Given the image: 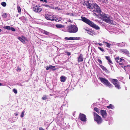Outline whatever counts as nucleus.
Listing matches in <instances>:
<instances>
[{"label":"nucleus","mask_w":130,"mask_h":130,"mask_svg":"<svg viewBox=\"0 0 130 130\" xmlns=\"http://www.w3.org/2000/svg\"><path fill=\"white\" fill-rule=\"evenodd\" d=\"M93 7L95 9L94 11L98 13L96 14L94 13V14L100 17L102 20L106 22L109 24H112L113 19L111 16L102 12L99 7L95 3L93 5Z\"/></svg>","instance_id":"nucleus-1"},{"label":"nucleus","mask_w":130,"mask_h":130,"mask_svg":"<svg viewBox=\"0 0 130 130\" xmlns=\"http://www.w3.org/2000/svg\"><path fill=\"white\" fill-rule=\"evenodd\" d=\"M81 18L82 20L84 22L89 25L91 26L94 28L96 30L100 29V28L98 25L94 24L89 19L83 17H81Z\"/></svg>","instance_id":"nucleus-2"},{"label":"nucleus","mask_w":130,"mask_h":130,"mask_svg":"<svg viewBox=\"0 0 130 130\" xmlns=\"http://www.w3.org/2000/svg\"><path fill=\"white\" fill-rule=\"evenodd\" d=\"M99 79L102 83L109 87L111 88L113 87L112 85L110 84L109 81L106 78L99 77Z\"/></svg>","instance_id":"nucleus-3"},{"label":"nucleus","mask_w":130,"mask_h":130,"mask_svg":"<svg viewBox=\"0 0 130 130\" xmlns=\"http://www.w3.org/2000/svg\"><path fill=\"white\" fill-rule=\"evenodd\" d=\"M67 30L69 32L76 33L78 31V28L75 25H71L67 27Z\"/></svg>","instance_id":"nucleus-4"},{"label":"nucleus","mask_w":130,"mask_h":130,"mask_svg":"<svg viewBox=\"0 0 130 130\" xmlns=\"http://www.w3.org/2000/svg\"><path fill=\"white\" fill-rule=\"evenodd\" d=\"M111 82L115 86V87L117 89H120L121 87L120 82L116 79H111L110 80Z\"/></svg>","instance_id":"nucleus-5"},{"label":"nucleus","mask_w":130,"mask_h":130,"mask_svg":"<svg viewBox=\"0 0 130 130\" xmlns=\"http://www.w3.org/2000/svg\"><path fill=\"white\" fill-rule=\"evenodd\" d=\"M94 120L98 124H99L102 123L103 120L100 116L95 112L94 113Z\"/></svg>","instance_id":"nucleus-6"},{"label":"nucleus","mask_w":130,"mask_h":130,"mask_svg":"<svg viewBox=\"0 0 130 130\" xmlns=\"http://www.w3.org/2000/svg\"><path fill=\"white\" fill-rule=\"evenodd\" d=\"M45 18L47 20L53 21L55 19L54 16L50 14H46L45 15Z\"/></svg>","instance_id":"nucleus-7"},{"label":"nucleus","mask_w":130,"mask_h":130,"mask_svg":"<svg viewBox=\"0 0 130 130\" xmlns=\"http://www.w3.org/2000/svg\"><path fill=\"white\" fill-rule=\"evenodd\" d=\"M33 9L34 11L36 12H41L42 9L41 7L37 5H35L33 7Z\"/></svg>","instance_id":"nucleus-8"},{"label":"nucleus","mask_w":130,"mask_h":130,"mask_svg":"<svg viewBox=\"0 0 130 130\" xmlns=\"http://www.w3.org/2000/svg\"><path fill=\"white\" fill-rule=\"evenodd\" d=\"M79 118L83 121L86 122V121L87 119L86 118V116L84 114L80 113Z\"/></svg>","instance_id":"nucleus-9"},{"label":"nucleus","mask_w":130,"mask_h":130,"mask_svg":"<svg viewBox=\"0 0 130 130\" xmlns=\"http://www.w3.org/2000/svg\"><path fill=\"white\" fill-rule=\"evenodd\" d=\"M100 112L102 116L105 119V120H106L105 119L107 116V113L106 111L103 110H101Z\"/></svg>","instance_id":"nucleus-10"},{"label":"nucleus","mask_w":130,"mask_h":130,"mask_svg":"<svg viewBox=\"0 0 130 130\" xmlns=\"http://www.w3.org/2000/svg\"><path fill=\"white\" fill-rule=\"evenodd\" d=\"M115 59L116 62H124V60L123 59L118 57L115 58Z\"/></svg>","instance_id":"nucleus-11"},{"label":"nucleus","mask_w":130,"mask_h":130,"mask_svg":"<svg viewBox=\"0 0 130 130\" xmlns=\"http://www.w3.org/2000/svg\"><path fill=\"white\" fill-rule=\"evenodd\" d=\"M83 60V55L81 54L80 55L79 57L78 58V62H82Z\"/></svg>","instance_id":"nucleus-12"},{"label":"nucleus","mask_w":130,"mask_h":130,"mask_svg":"<svg viewBox=\"0 0 130 130\" xmlns=\"http://www.w3.org/2000/svg\"><path fill=\"white\" fill-rule=\"evenodd\" d=\"M120 52L122 53L128 54H129V52L126 49H122L120 50Z\"/></svg>","instance_id":"nucleus-13"},{"label":"nucleus","mask_w":130,"mask_h":130,"mask_svg":"<svg viewBox=\"0 0 130 130\" xmlns=\"http://www.w3.org/2000/svg\"><path fill=\"white\" fill-rule=\"evenodd\" d=\"M60 81L62 82H64L66 78V77L64 76H61L60 78Z\"/></svg>","instance_id":"nucleus-14"},{"label":"nucleus","mask_w":130,"mask_h":130,"mask_svg":"<svg viewBox=\"0 0 130 130\" xmlns=\"http://www.w3.org/2000/svg\"><path fill=\"white\" fill-rule=\"evenodd\" d=\"M117 45L118 46L122 47L125 46V44L124 43L122 42L120 43H117Z\"/></svg>","instance_id":"nucleus-15"},{"label":"nucleus","mask_w":130,"mask_h":130,"mask_svg":"<svg viewBox=\"0 0 130 130\" xmlns=\"http://www.w3.org/2000/svg\"><path fill=\"white\" fill-rule=\"evenodd\" d=\"M105 58L107 60L109 63H112V62L110 59V58L109 56H105Z\"/></svg>","instance_id":"nucleus-16"},{"label":"nucleus","mask_w":130,"mask_h":130,"mask_svg":"<svg viewBox=\"0 0 130 130\" xmlns=\"http://www.w3.org/2000/svg\"><path fill=\"white\" fill-rule=\"evenodd\" d=\"M18 39L23 43H25V40L22 38L20 37H18Z\"/></svg>","instance_id":"nucleus-17"},{"label":"nucleus","mask_w":130,"mask_h":130,"mask_svg":"<svg viewBox=\"0 0 130 130\" xmlns=\"http://www.w3.org/2000/svg\"><path fill=\"white\" fill-rule=\"evenodd\" d=\"M56 27L57 28H61L64 27V26L62 25L61 24H56Z\"/></svg>","instance_id":"nucleus-18"},{"label":"nucleus","mask_w":130,"mask_h":130,"mask_svg":"<svg viewBox=\"0 0 130 130\" xmlns=\"http://www.w3.org/2000/svg\"><path fill=\"white\" fill-rule=\"evenodd\" d=\"M103 43L105 44H106V46L108 48H110L111 45V44L108 43L105 41H103Z\"/></svg>","instance_id":"nucleus-19"},{"label":"nucleus","mask_w":130,"mask_h":130,"mask_svg":"<svg viewBox=\"0 0 130 130\" xmlns=\"http://www.w3.org/2000/svg\"><path fill=\"white\" fill-rule=\"evenodd\" d=\"M55 19L54 20L56 21L59 22L61 20V18L60 17L57 18L56 19H55Z\"/></svg>","instance_id":"nucleus-20"},{"label":"nucleus","mask_w":130,"mask_h":130,"mask_svg":"<svg viewBox=\"0 0 130 130\" xmlns=\"http://www.w3.org/2000/svg\"><path fill=\"white\" fill-rule=\"evenodd\" d=\"M55 66H53L51 65H50V69H52L53 70H56V69L55 68H55Z\"/></svg>","instance_id":"nucleus-21"},{"label":"nucleus","mask_w":130,"mask_h":130,"mask_svg":"<svg viewBox=\"0 0 130 130\" xmlns=\"http://www.w3.org/2000/svg\"><path fill=\"white\" fill-rule=\"evenodd\" d=\"M100 67L103 70L105 71L107 70L106 68L103 66L100 65Z\"/></svg>","instance_id":"nucleus-22"},{"label":"nucleus","mask_w":130,"mask_h":130,"mask_svg":"<svg viewBox=\"0 0 130 130\" xmlns=\"http://www.w3.org/2000/svg\"><path fill=\"white\" fill-rule=\"evenodd\" d=\"M99 1H100L103 3H104L107 4L108 3V1L107 0H98Z\"/></svg>","instance_id":"nucleus-23"},{"label":"nucleus","mask_w":130,"mask_h":130,"mask_svg":"<svg viewBox=\"0 0 130 130\" xmlns=\"http://www.w3.org/2000/svg\"><path fill=\"white\" fill-rule=\"evenodd\" d=\"M107 107L108 108H111L112 109H113L114 108L113 106L111 104H110L109 106H107Z\"/></svg>","instance_id":"nucleus-24"},{"label":"nucleus","mask_w":130,"mask_h":130,"mask_svg":"<svg viewBox=\"0 0 130 130\" xmlns=\"http://www.w3.org/2000/svg\"><path fill=\"white\" fill-rule=\"evenodd\" d=\"M1 5L4 7H5L6 6V3L4 2H2L1 3Z\"/></svg>","instance_id":"nucleus-25"},{"label":"nucleus","mask_w":130,"mask_h":130,"mask_svg":"<svg viewBox=\"0 0 130 130\" xmlns=\"http://www.w3.org/2000/svg\"><path fill=\"white\" fill-rule=\"evenodd\" d=\"M72 37H71L69 38H68L66 37L65 38V39L67 40H72Z\"/></svg>","instance_id":"nucleus-26"},{"label":"nucleus","mask_w":130,"mask_h":130,"mask_svg":"<svg viewBox=\"0 0 130 130\" xmlns=\"http://www.w3.org/2000/svg\"><path fill=\"white\" fill-rule=\"evenodd\" d=\"M15 119H14L13 120V119L12 121L10 120V121H11V122H15L17 120V119H18V118L15 117ZM12 119H13V118H12Z\"/></svg>","instance_id":"nucleus-27"},{"label":"nucleus","mask_w":130,"mask_h":130,"mask_svg":"<svg viewBox=\"0 0 130 130\" xmlns=\"http://www.w3.org/2000/svg\"><path fill=\"white\" fill-rule=\"evenodd\" d=\"M94 110L96 112H98V113H99V109L98 108L96 107H95L94 108Z\"/></svg>","instance_id":"nucleus-28"},{"label":"nucleus","mask_w":130,"mask_h":130,"mask_svg":"<svg viewBox=\"0 0 130 130\" xmlns=\"http://www.w3.org/2000/svg\"><path fill=\"white\" fill-rule=\"evenodd\" d=\"M2 16L3 18H6L7 16V14L6 13H4L2 15Z\"/></svg>","instance_id":"nucleus-29"},{"label":"nucleus","mask_w":130,"mask_h":130,"mask_svg":"<svg viewBox=\"0 0 130 130\" xmlns=\"http://www.w3.org/2000/svg\"><path fill=\"white\" fill-rule=\"evenodd\" d=\"M4 28L8 30H10L11 29V27L9 26H5Z\"/></svg>","instance_id":"nucleus-30"},{"label":"nucleus","mask_w":130,"mask_h":130,"mask_svg":"<svg viewBox=\"0 0 130 130\" xmlns=\"http://www.w3.org/2000/svg\"><path fill=\"white\" fill-rule=\"evenodd\" d=\"M72 40H78L80 39L79 37H72Z\"/></svg>","instance_id":"nucleus-31"},{"label":"nucleus","mask_w":130,"mask_h":130,"mask_svg":"<svg viewBox=\"0 0 130 130\" xmlns=\"http://www.w3.org/2000/svg\"><path fill=\"white\" fill-rule=\"evenodd\" d=\"M47 99L46 96V95H44L42 98L43 100H45Z\"/></svg>","instance_id":"nucleus-32"},{"label":"nucleus","mask_w":130,"mask_h":130,"mask_svg":"<svg viewBox=\"0 0 130 130\" xmlns=\"http://www.w3.org/2000/svg\"><path fill=\"white\" fill-rule=\"evenodd\" d=\"M17 9L18 12L19 13L20 12H21V9L20 7H17Z\"/></svg>","instance_id":"nucleus-33"},{"label":"nucleus","mask_w":130,"mask_h":130,"mask_svg":"<svg viewBox=\"0 0 130 130\" xmlns=\"http://www.w3.org/2000/svg\"><path fill=\"white\" fill-rule=\"evenodd\" d=\"M25 113V111H23L22 112V113L21 115V117L22 118L24 116V113Z\"/></svg>","instance_id":"nucleus-34"},{"label":"nucleus","mask_w":130,"mask_h":130,"mask_svg":"<svg viewBox=\"0 0 130 130\" xmlns=\"http://www.w3.org/2000/svg\"><path fill=\"white\" fill-rule=\"evenodd\" d=\"M13 91L15 94L17 93V91L15 89H13Z\"/></svg>","instance_id":"nucleus-35"},{"label":"nucleus","mask_w":130,"mask_h":130,"mask_svg":"<svg viewBox=\"0 0 130 130\" xmlns=\"http://www.w3.org/2000/svg\"><path fill=\"white\" fill-rule=\"evenodd\" d=\"M17 71L18 72H19L21 71V69L19 67H18L17 69Z\"/></svg>","instance_id":"nucleus-36"},{"label":"nucleus","mask_w":130,"mask_h":130,"mask_svg":"<svg viewBox=\"0 0 130 130\" xmlns=\"http://www.w3.org/2000/svg\"><path fill=\"white\" fill-rule=\"evenodd\" d=\"M98 48L102 52H104V50L103 48H102L99 46L98 47Z\"/></svg>","instance_id":"nucleus-37"},{"label":"nucleus","mask_w":130,"mask_h":130,"mask_svg":"<svg viewBox=\"0 0 130 130\" xmlns=\"http://www.w3.org/2000/svg\"><path fill=\"white\" fill-rule=\"evenodd\" d=\"M88 4V3L87 2H84L83 3V5H86V6H87V5Z\"/></svg>","instance_id":"nucleus-38"},{"label":"nucleus","mask_w":130,"mask_h":130,"mask_svg":"<svg viewBox=\"0 0 130 130\" xmlns=\"http://www.w3.org/2000/svg\"><path fill=\"white\" fill-rule=\"evenodd\" d=\"M87 7L89 9H91L92 8L91 6L90 5H89V4L87 5Z\"/></svg>","instance_id":"nucleus-39"},{"label":"nucleus","mask_w":130,"mask_h":130,"mask_svg":"<svg viewBox=\"0 0 130 130\" xmlns=\"http://www.w3.org/2000/svg\"><path fill=\"white\" fill-rule=\"evenodd\" d=\"M50 33L46 31L45 32V33L44 34L47 35H49V34Z\"/></svg>","instance_id":"nucleus-40"},{"label":"nucleus","mask_w":130,"mask_h":130,"mask_svg":"<svg viewBox=\"0 0 130 130\" xmlns=\"http://www.w3.org/2000/svg\"><path fill=\"white\" fill-rule=\"evenodd\" d=\"M11 29L12 31H15V29L14 28L12 27H11V29Z\"/></svg>","instance_id":"nucleus-41"},{"label":"nucleus","mask_w":130,"mask_h":130,"mask_svg":"<svg viewBox=\"0 0 130 130\" xmlns=\"http://www.w3.org/2000/svg\"><path fill=\"white\" fill-rule=\"evenodd\" d=\"M98 61L101 64H102V61L100 59H98Z\"/></svg>","instance_id":"nucleus-42"},{"label":"nucleus","mask_w":130,"mask_h":130,"mask_svg":"<svg viewBox=\"0 0 130 130\" xmlns=\"http://www.w3.org/2000/svg\"><path fill=\"white\" fill-rule=\"evenodd\" d=\"M43 6H44L46 7L47 8H49L50 7V6L49 5H47L46 4H43Z\"/></svg>","instance_id":"nucleus-43"},{"label":"nucleus","mask_w":130,"mask_h":130,"mask_svg":"<svg viewBox=\"0 0 130 130\" xmlns=\"http://www.w3.org/2000/svg\"><path fill=\"white\" fill-rule=\"evenodd\" d=\"M84 29L87 31H89L90 30L88 28H84Z\"/></svg>","instance_id":"nucleus-44"},{"label":"nucleus","mask_w":130,"mask_h":130,"mask_svg":"<svg viewBox=\"0 0 130 130\" xmlns=\"http://www.w3.org/2000/svg\"><path fill=\"white\" fill-rule=\"evenodd\" d=\"M49 67H50V66L49 67H48V66L46 67V69L47 70H49L50 69V68H49Z\"/></svg>","instance_id":"nucleus-45"},{"label":"nucleus","mask_w":130,"mask_h":130,"mask_svg":"<svg viewBox=\"0 0 130 130\" xmlns=\"http://www.w3.org/2000/svg\"><path fill=\"white\" fill-rule=\"evenodd\" d=\"M45 30H42L41 31V32L43 33L44 34L45 33Z\"/></svg>","instance_id":"nucleus-46"},{"label":"nucleus","mask_w":130,"mask_h":130,"mask_svg":"<svg viewBox=\"0 0 130 130\" xmlns=\"http://www.w3.org/2000/svg\"><path fill=\"white\" fill-rule=\"evenodd\" d=\"M67 54L69 56L71 55L70 53L68 52H67Z\"/></svg>","instance_id":"nucleus-47"},{"label":"nucleus","mask_w":130,"mask_h":130,"mask_svg":"<svg viewBox=\"0 0 130 130\" xmlns=\"http://www.w3.org/2000/svg\"><path fill=\"white\" fill-rule=\"evenodd\" d=\"M43 129V128L41 127H40L39 128V130H42Z\"/></svg>","instance_id":"nucleus-48"},{"label":"nucleus","mask_w":130,"mask_h":130,"mask_svg":"<svg viewBox=\"0 0 130 130\" xmlns=\"http://www.w3.org/2000/svg\"><path fill=\"white\" fill-rule=\"evenodd\" d=\"M14 114L15 115V116H17L18 115V113H14Z\"/></svg>","instance_id":"nucleus-49"},{"label":"nucleus","mask_w":130,"mask_h":130,"mask_svg":"<svg viewBox=\"0 0 130 130\" xmlns=\"http://www.w3.org/2000/svg\"><path fill=\"white\" fill-rule=\"evenodd\" d=\"M98 44L100 46H102L103 45L102 43H98Z\"/></svg>","instance_id":"nucleus-50"},{"label":"nucleus","mask_w":130,"mask_h":130,"mask_svg":"<svg viewBox=\"0 0 130 130\" xmlns=\"http://www.w3.org/2000/svg\"><path fill=\"white\" fill-rule=\"evenodd\" d=\"M5 85H3L1 83H0V86H4Z\"/></svg>","instance_id":"nucleus-51"},{"label":"nucleus","mask_w":130,"mask_h":130,"mask_svg":"<svg viewBox=\"0 0 130 130\" xmlns=\"http://www.w3.org/2000/svg\"><path fill=\"white\" fill-rule=\"evenodd\" d=\"M22 37L23 38L25 39V38L24 36H22Z\"/></svg>","instance_id":"nucleus-52"},{"label":"nucleus","mask_w":130,"mask_h":130,"mask_svg":"<svg viewBox=\"0 0 130 130\" xmlns=\"http://www.w3.org/2000/svg\"><path fill=\"white\" fill-rule=\"evenodd\" d=\"M69 21L70 22H71V23L72 22L70 20H69Z\"/></svg>","instance_id":"nucleus-53"},{"label":"nucleus","mask_w":130,"mask_h":130,"mask_svg":"<svg viewBox=\"0 0 130 130\" xmlns=\"http://www.w3.org/2000/svg\"><path fill=\"white\" fill-rule=\"evenodd\" d=\"M128 67V66H125V67H124V68H125L126 67Z\"/></svg>","instance_id":"nucleus-54"},{"label":"nucleus","mask_w":130,"mask_h":130,"mask_svg":"<svg viewBox=\"0 0 130 130\" xmlns=\"http://www.w3.org/2000/svg\"><path fill=\"white\" fill-rule=\"evenodd\" d=\"M2 31V30L1 29H0V32H1Z\"/></svg>","instance_id":"nucleus-55"},{"label":"nucleus","mask_w":130,"mask_h":130,"mask_svg":"<svg viewBox=\"0 0 130 130\" xmlns=\"http://www.w3.org/2000/svg\"><path fill=\"white\" fill-rule=\"evenodd\" d=\"M98 43H96V44H98Z\"/></svg>","instance_id":"nucleus-56"},{"label":"nucleus","mask_w":130,"mask_h":130,"mask_svg":"<svg viewBox=\"0 0 130 130\" xmlns=\"http://www.w3.org/2000/svg\"><path fill=\"white\" fill-rule=\"evenodd\" d=\"M120 64H122V63H120Z\"/></svg>","instance_id":"nucleus-57"},{"label":"nucleus","mask_w":130,"mask_h":130,"mask_svg":"<svg viewBox=\"0 0 130 130\" xmlns=\"http://www.w3.org/2000/svg\"><path fill=\"white\" fill-rule=\"evenodd\" d=\"M50 95H51V96H52V95H51V94H50Z\"/></svg>","instance_id":"nucleus-58"},{"label":"nucleus","mask_w":130,"mask_h":130,"mask_svg":"<svg viewBox=\"0 0 130 130\" xmlns=\"http://www.w3.org/2000/svg\"><path fill=\"white\" fill-rule=\"evenodd\" d=\"M129 78L130 79V77H129Z\"/></svg>","instance_id":"nucleus-59"}]
</instances>
